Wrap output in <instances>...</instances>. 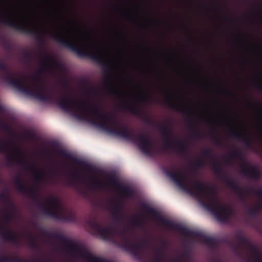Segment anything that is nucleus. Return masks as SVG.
Masks as SVG:
<instances>
[{"label": "nucleus", "mask_w": 262, "mask_h": 262, "mask_svg": "<svg viewBox=\"0 0 262 262\" xmlns=\"http://www.w3.org/2000/svg\"><path fill=\"white\" fill-rule=\"evenodd\" d=\"M57 100L62 110L73 113L79 119L86 120L114 135L136 143L145 155H151L153 153L154 144L147 135L134 134L125 125L120 124L114 114L102 112L96 104L75 100L69 95L60 96Z\"/></svg>", "instance_id": "obj_1"}, {"label": "nucleus", "mask_w": 262, "mask_h": 262, "mask_svg": "<svg viewBox=\"0 0 262 262\" xmlns=\"http://www.w3.org/2000/svg\"><path fill=\"white\" fill-rule=\"evenodd\" d=\"M13 154L18 159L13 156L8 157V163H16L23 169L32 171L33 181L35 184L32 187H28L24 181L18 176L14 180L15 185L17 190L31 198L35 204L38 205L43 214L60 221H72L73 216L70 214L65 216L61 211V204L59 199L56 196L51 197L47 199L48 205L42 203L39 200L38 184L44 181L43 175L37 171L34 167L30 166L23 159L20 150L15 147Z\"/></svg>", "instance_id": "obj_2"}, {"label": "nucleus", "mask_w": 262, "mask_h": 262, "mask_svg": "<svg viewBox=\"0 0 262 262\" xmlns=\"http://www.w3.org/2000/svg\"><path fill=\"white\" fill-rule=\"evenodd\" d=\"M166 174L181 188L196 197L202 206L213 214L219 221H226L232 213L230 207L220 203L215 188L196 180L189 185L188 179L180 170L167 171Z\"/></svg>", "instance_id": "obj_3"}, {"label": "nucleus", "mask_w": 262, "mask_h": 262, "mask_svg": "<svg viewBox=\"0 0 262 262\" xmlns=\"http://www.w3.org/2000/svg\"><path fill=\"white\" fill-rule=\"evenodd\" d=\"M87 224L91 229L92 234L99 235L104 240L113 242L135 257H141L143 249L149 246L146 240L134 242V236L127 229L117 231L110 226L104 227L96 218L89 220Z\"/></svg>", "instance_id": "obj_4"}, {"label": "nucleus", "mask_w": 262, "mask_h": 262, "mask_svg": "<svg viewBox=\"0 0 262 262\" xmlns=\"http://www.w3.org/2000/svg\"><path fill=\"white\" fill-rule=\"evenodd\" d=\"M51 37L53 38L56 42L60 46L70 49L76 53L80 57H88L98 63H99L104 69L103 72L106 76V79L105 81V88L106 90L110 91L111 93L115 96L120 94V91L118 90L112 88V82L111 79L112 78L111 70L108 68L107 63L103 59L101 56L92 51L94 47L90 43L84 42L85 40H89L90 37L86 36V37L82 40L77 39V38L70 37L65 38L60 34H51Z\"/></svg>", "instance_id": "obj_5"}, {"label": "nucleus", "mask_w": 262, "mask_h": 262, "mask_svg": "<svg viewBox=\"0 0 262 262\" xmlns=\"http://www.w3.org/2000/svg\"><path fill=\"white\" fill-rule=\"evenodd\" d=\"M0 70L4 73L2 75V78L9 85L24 94L43 101H47L51 99L52 96L38 73L32 76L30 81L27 78L24 79L22 77H14L9 67L1 61Z\"/></svg>", "instance_id": "obj_6"}, {"label": "nucleus", "mask_w": 262, "mask_h": 262, "mask_svg": "<svg viewBox=\"0 0 262 262\" xmlns=\"http://www.w3.org/2000/svg\"><path fill=\"white\" fill-rule=\"evenodd\" d=\"M48 237H52L63 243L66 247L71 252L77 254L79 257L85 259L88 262H108L106 259L95 256L76 242L68 239L61 233L57 232H46Z\"/></svg>", "instance_id": "obj_7"}, {"label": "nucleus", "mask_w": 262, "mask_h": 262, "mask_svg": "<svg viewBox=\"0 0 262 262\" xmlns=\"http://www.w3.org/2000/svg\"><path fill=\"white\" fill-rule=\"evenodd\" d=\"M142 209L150 215L152 218L163 226L168 227L174 231L180 232L185 237L198 236L197 232L192 231L181 225L177 224L169 220L166 219L155 208L149 206L146 203L142 202L140 204Z\"/></svg>", "instance_id": "obj_8"}, {"label": "nucleus", "mask_w": 262, "mask_h": 262, "mask_svg": "<svg viewBox=\"0 0 262 262\" xmlns=\"http://www.w3.org/2000/svg\"><path fill=\"white\" fill-rule=\"evenodd\" d=\"M0 22L23 34L34 36L38 46L41 48L44 47L45 39L41 34L45 32L44 31H40L33 27L19 24L6 16L0 17Z\"/></svg>", "instance_id": "obj_9"}, {"label": "nucleus", "mask_w": 262, "mask_h": 262, "mask_svg": "<svg viewBox=\"0 0 262 262\" xmlns=\"http://www.w3.org/2000/svg\"><path fill=\"white\" fill-rule=\"evenodd\" d=\"M235 237L239 244L233 247V251L234 253L239 254L241 253L240 249L242 247L245 248L250 252L248 262H262L261 253L256 246L250 243L249 239L240 232L235 234Z\"/></svg>", "instance_id": "obj_10"}, {"label": "nucleus", "mask_w": 262, "mask_h": 262, "mask_svg": "<svg viewBox=\"0 0 262 262\" xmlns=\"http://www.w3.org/2000/svg\"><path fill=\"white\" fill-rule=\"evenodd\" d=\"M232 158H235L243 162L241 172L245 178L255 181H258L261 177V172L258 168L255 165H251L246 162L242 152L239 149L232 151L230 154Z\"/></svg>", "instance_id": "obj_11"}, {"label": "nucleus", "mask_w": 262, "mask_h": 262, "mask_svg": "<svg viewBox=\"0 0 262 262\" xmlns=\"http://www.w3.org/2000/svg\"><path fill=\"white\" fill-rule=\"evenodd\" d=\"M212 168L215 174L222 176V180L237 194L238 198L242 201L245 202L247 198L245 190L239 186L233 179L228 178L226 175L223 173L221 163L219 161L214 160L212 164Z\"/></svg>", "instance_id": "obj_12"}, {"label": "nucleus", "mask_w": 262, "mask_h": 262, "mask_svg": "<svg viewBox=\"0 0 262 262\" xmlns=\"http://www.w3.org/2000/svg\"><path fill=\"white\" fill-rule=\"evenodd\" d=\"M3 212L4 213V222L5 224H0V235L2 239L4 242L13 244L18 243L20 241L19 237L9 227L12 215L8 212L7 209H5Z\"/></svg>", "instance_id": "obj_13"}, {"label": "nucleus", "mask_w": 262, "mask_h": 262, "mask_svg": "<svg viewBox=\"0 0 262 262\" xmlns=\"http://www.w3.org/2000/svg\"><path fill=\"white\" fill-rule=\"evenodd\" d=\"M51 146L53 148V150L59 156L63 157L67 160L74 162L78 165L89 170H93L95 169V168L93 167L91 165L84 161L77 159L71 154L69 153L66 150L59 148L58 144L56 142L52 143Z\"/></svg>", "instance_id": "obj_14"}, {"label": "nucleus", "mask_w": 262, "mask_h": 262, "mask_svg": "<svg viewBox=\"0 0 262 262\" xmlns=\"http://www.w3.org/2000/svg\"><path fill=\"white\" fill-rule=\"evenodd\" d=\"M107 176L108 181L120 193L122 199H131L134 197V191L132 187L120 184L114 174L109 173Z\"/></svg>", "instance_id": "obj_15"}, {"label": "nucleus", "mask_w": 262, "mask_h": 262, "mask_svg": "<svg viewBox=\"0 0 262 262\" xmlns=\"http://www.w3.org/2000/svg\"><path fill=\"white\" fill-rule=\"evenodd\" d=\"M230 134L234 139L243 143L248 148L253 147V140L251 137L236 132L232 128L231 129Z\"/></svg>", "instance_id": "obj_16"}, {"label": "nucleus", "mask_w": 262, "mask_h": 262, "mask_svg": "<svg viewBox=\"0 0 262 262\" xmlns=\"http://www.w3.org/2000/svg\"><path fill=\"white\" fill-rule=\"evenodd\" d=\"M160 130L165 140L163 145V148L164 149L173 148L174 146L173 143L174 142L172 141L170 138L172 134L171 130L169 129L167 125L160 126Z\"/></svg>", "instance_id": "obj_17"}, {"label": "nucleus", "mask_w": 262, "mask_h": 262, "mask_svg": "<svg viewBox=\"0 0 262 262\" xmlns=\"http://www.w3.org/2000/svg\"><path fill=\"white\" fill-rule=\"evenodd\" d=\"M165 246V244L163 242L162 248H152V253L149 254L148 260L149 262H154L155 258L157 256V250H160V255L161 260L163 262H167L166 256L163 248ZM174 262H183L181 259H178L174 261Z\"/></svg>", "instance_id": "obj_18"}, {"label": "nucleus", "mask_w": 262, "mask_h": 262, "mask_svg": "<svg viewBox=\"0 0 262 262\" xmlns=\"http://www.w3.org/2000/svg\"><path fill=\"white\" fill-rule=\"evenodd\" d=\"M165 96L167 99V104L169 108L174 110L182 114H186L187 112L183 104L174 102L171 97V96L170 95L166 94Z\"/></svg>", "instance_id": "obj_19"}, {"label": "nucleus", "mask_w": 262, "mask_h": 262, "mask_svg": "<svg viewBox=\"0 0 262 262\" xmlns=\"http://www.w3.org/2000/svg\"><path fill=\"white\" fill-rule=\"evenodd\" d=\"M44 58L41 60V69H45L46 67L49 66L54 67H58L59 66V62L56 59L51 57L48 54L42 53Z\"/></svg>", "instance_id": "obj_20"}, {"label": "nucleus", "mask_w": 262, "mask_h": 262, "mask_svg": "<svg viewBox=\"0 0 262 262\" xmlns=\"http://www.w3.org/2000/svg\"><path fill=\"white\" fill-rule=\"evenodd\" d=\"M123 207V203L121 200L117 201L115 203L113 212V217L114 221L116 223L119 222L121 220V217L119 213Z\"/></svg>", "instance_id": "obj_21"}, {"label": "nucleus", "mask_w": 262, "mask_h": 262, "mask_svg": "<svg viewBox=\"0 0 262 262\" xmlns=\"http://www.w3.org/2000/svg\"><path fill=\"white\" fill-rule=\"evenodd\" d=\"M123 108L136 116L140 117L143 115L142 111L134 104H127L123 105Z\"/></svg>", "instance_id": "obj_22"}, {"label": "nucleus", "mask_w": 262, "mask_h": 262, "mask_svg": "<svg viewBox=\"0 0 262 262\" xmlns=\"http://www.w3.org/2000/svg\"><path fill=\"white\" fill-rule=\"evenodd\" d=\"M91 188H96L98 189H105L106 186V183L105 182L100 181L97 177H93V182L89 184Z\"/></svg>", "instance_id": "obj_23"}, {"label": "nucleus", "mask_w": 262, "mask_h": 262, "mask_svg": "<svg viewBox=\"0 0 262 262\" xmlns=\"http://www.w3.org/2000/svg\"><path fill=\"white\" fill-rule=\"evenodd\" d=\"M0 201L4 203L7 206L14 208L13 204L7 191L0 193Z\"/></svg>", "instance_id": "obj_24"}, {"label": "nucleus", "mask_w": 262, "mask_h": 262, "mask_svg": "<svg viewBox=\"0 0 262 262\" xmlns=\"http://www.w3.org/2000/svg\"><path fill=\"white\" fill-rule=\"evenodd\" d=\"M177 146L175 148V149L180 154H186L187 153L188 150L187 147L185 142L182 140H177L175 142Z\"/></svg>", "instance_id": "obj_25"}, {"label": "nucleus", "mask_w": 262, "mask_h": 262, "mask_svg": "<svg viewBox=\"0 0 262 262\" xmlns=\"http://www.w3.org/2000/svg\"><path fill=\"white\" fill-rule=\"evenodd\" d=\"M204 165V160L202 159H199L194 164H192L190 168V171L193 175L196 176L198 173L197 169L203 167Z\"/></svg>", "instance_id": "obj_26"}, {"label": "nucleus", "mask_w": 262, "mask_h": 262, "mask_svg": "<svg viewBox=\"0 0 262 262\" xmlns=\"http://www.w3.org/2000/svg\"><path fill=\"white\" fill-rule=\"evenodd\" d=\"M202 242L206 245L207 246L213 248L216 244V240L213 237L203 235L201 237Z\"/></svg>", "instance_id": "obj_27"}, {"label": "nucleus", "mask_w": 262, "mask_h": 262, "mask_svg": "<svg viewBox=\"0 0 262 262\" xmlns=\"http://www.w3.org/2000/svg\"><path fill=\"white\" fill-rule=\"evenodd\" d=\"M188 128L192 132V136L193 138L196 139H202L203 138V135L199 130L193 127L191 121H190L189 122Z\"/></svg>", "instance_id": "obj_28"}, {"label": "nucleus", "mask_w": 262, "mask_h": 262, "mask_svg": "<svg viewBox=\"0 0 262 262\" xmlns=\"http://www.w3.org/2000/svg\"><path fill=\"white\" fill-rule=\"evenodd\" d=\"M246 192L249 193L256 194L262 201V188H260L258 190H256L253 188H248L246 189Z\"/></svg>", "instance_id": "obj_29"}, {"label": "nucleus", "mask_w": 262, "mask_h": 262, "mask_svg": "<svg viewBox=\"0 0 262 262\" xmlns=\"http://www.w3.org/2000/svg\"><path fill=\"white\" fill-rule=\"evenodd\" d=\"M259 211L258 210V208H250L248 209V213L249 215L251 217H255L259 214Z\"/></svg>", "instance_id": "obj_30"}, {"label": "nucleus", "mask_w": 262, "mask_h": 262, "mask_svg": "<svg viewBox=\"0 0 262 262\" xmlns=\"http://www.w3.org/2000/svg\"><path fill=\"white\" fill-rule=\"evenodd\" d=\"M15 256L2 255L0 257V262H15Z\"/></svg>", "instance_id": "obj_31"}, {"label": "nucleus", "mask_w": 262, "mask_h": 262, "mask_svg": "<svg viewBox=\"0 0 262 262\" xmlns=\"http://www.w3.org/2000/svg\"><path fill=\"white\" fill-rule=\"evenodd\" d=\"M0 128L7 132H11V129L8 123L0 119Z\"/></svg>", "instance_id": "obj_32"}, {"label": "nucleus", "mask_w": 262, "mask_h": 262, "mask_svg": "<svg viewBox=\"0 0 262 262\" xmlns=\"http://www.w3.org/2000/svg\"><path fill=\"white\" fill-rule=\"evenodd\" d=\"M9 151L7 145L3 141H0V152H7Z\"/></svg>", "instance_id": "obj_33"}, {"label": "nucleus", "mask_w": 262, "mask_h": 262, "mask_svg": "<svg viewBox=\"0 0 262 262\" xmlns=\"http://www.w3.org/2000/svg\"><path fill=\"white\" fill-rule=\"evenodd\" d=\"M202 154L204 157L209 158L210 159H214L213 157L212 156V151L209 149H206L204 150L202 152Z\"/></svg>", "instance_id": "obj_34"}, {"label": "nucleus", "mask_w": 262, "mask_h": 262, "mask_svg": "<svg viewBox=\"0 0 262 262\" xmlns=\"http://www.w3.org/2000/svg\"><path fill=\"white\" fill-rule=\"evenodd\" d=\"M30 247L34 249H37L38 248V245L36 241L33 238H31L29 242Z\"/></svg>", "instance_id": "obj_35"}, {"label": "nucleus", "mask_w": 262, "mask_h": 262, "mask_svg": "<svg viewBox=\"0 0 262 262\" xmlns=\"http://www.w3.org/2000/svg\"><path fill=\"white\" fill-rule=\"evenodd\" d=\"M143 121L144 122L147 123L149 125H152L154 124L152 120L146 115H144L143 118Z\"/></svg>", "instance_id": "obj_36"}, {"label": "nucleus", "mask_w": 262, "mask_h": 262, "mask_svg": "<svg viewBox=\"0 0 262 262\" xmlns=\"http://www.w3.org/2000/svg\"><path fill=\"white\" fill-rule=\"evenodd\" d=\"M132 224L134 225L140 226L142 224V222L139 219H134L132 221Z\"/></svg>", "instance_id": "obj_37"}, {"label": "nucleus", "mask_w": 262, "mask_h": 262, "mask_svg": "<svg viewBox=\"0 0 262 262\" xmlns=\"http://www.w3.org/2000/svg\"><path fill=\"white\" fill-rule=\"evenodd\" d=\"M15 262H39L38 260H23L21 259L20 258L15 256Z\"/></svg>", "instance_id": "obj_38"}, {"label": "nucleus", "mask_w": 262, "mask_h": 262, "mask_svg": "<svg viewBox=\"0 0 262 262\" xmlns=\"http://www.w3.org/2000/svg\"><path fill=\"white\" fill-rule=\"evenodd\" d=\"M213 136L214 143L218 146H221L223 143V141L214 135Z\"/></svg>", "instance_id": "obj_39"}, {"label": "nucleus", "mask_w": 262, "mask_h": 262, "mask_svg": "<svg viewBox=\"0 0 262 262\" xmlns=\"http://www.w3.org/2000/svg\"><path fill=\"white\" fill-rule=\"evenodd\" d=\"M119 12H121V13H122V14L124 16H126V18H127V20H129V21L132 20V17H131L130 15H129L127 14L126 12H124L122 9H119Z\"/></svg>", "instance_id": "obj_40"}, {"label": "nucleus", "mask_w": 262, "mask_h": 262, "mask_svg": "<svg viewBox=\"0 0 262 262\" xmlns=\"http://www.w3.org/2000/svg\"><path fill=\"white\" fill-rule=\"evenodd\" d=\"M157 252L158 255H157V257L155 258L154 262H163L161 260V259L160 257V250H157Z\"/></svg>", "instance_id": "obj_41"}, {"label": "nucleus", "mask_w": 262, "mask_h": 262, "mask_svg": "<svg viewBox=\"0 0 262 262\" xmlns=\"http://www.w3.org/2000/svg\"><path fill=\"white\" fill-rule=\"evenodd\" d=\"M26 137L28 139H33L34 138L35 135L33 133L28 132L27 133Z\"/></svg>", "instance_id": "obj_42"}, {"label": "nucleus", "mask_w": 262, "mask_h": 262, "mask_svg": "<svg viewBox=\"0 0 262 262\" xmlns=\"http://www.w3.org/2000/svg\"><path fill=\"white\" fill-rule=\"evenodd\" d=\"M255 207L258 208V210L259 211L262 209V201L260 200Z\"/></svg>", "instance_id": "obj_43"}, {"label": "nucleus", "mask_w": 262, "mask_h": 262, "mask_svg": "<svg viewBox=\"0 0 262 262\" xmlns=\"http://www.w3.org/2000/svg\"><path fill=\"white\" fill-rule=\"evenodd\" d=\"M89 91L92 93H96L97 92V90L94 88H90Z\"/></svg>", "instance_id": "obj_44"}, {"label": "nucleus", "mask_w": 262, "mask_h": 262, "mask_svg": "<svg viewBox=\"0 0 262 262\" xmlns=\"http://www.w3.org/2000/svg\"><path fill=\"white\" fill-rule=\"evenodd\" d=\"M226 93L228 94L230 97H234V95L231 93L230 92H229L228 90H225Z\"/></svg>", "instance_id": "obj_45"}, {"label": "nucleus", "mask_w": 262, "mask_h": 262, "mask_svg": "<svg viewBox=\"0 0 262 262\" xmlns=\"http://www.w3.org/2000/svg\"><path fill=\"white\" fill-rule=\"evenodd\" d=\"M24 55L25 57L27 59L29 58L30 56V53L28 52H25Z\"/></svg>", "instance_id": "obj_46"}, {"label": "nucleus", "mask_w": 262, "mask_h": 262, "mask_svg": "<svg viewBox=\"0 0 262 262\" xmlns=\"http://www.w3.org/2000/svg\"><path fill=\"white\" fill-rule=\"evenodd\" d=\"M79 176H80V174H79V173H78V174H73V176L74 178H79Z\"/></svg>", "instance_id": "obj_47"}, {"label": "nucleus", "mask_w": 262, "mask_h": 262, "mask_svg": "<svg viewBox=\"0 0 262 262\" xmlns=\"http://www.w3.org/2000/svg\"><path fill=\"white\" fill-rule=\"evenodd\" d=\"M147 99L145 97H143L142 98V101L143 102H146V101H147Z\"/></svg>", "instance_id": "obj_48"}, {"label": "nucleus", "mask_w": 262, "mask_h": 262, "mask_svg": "<svg viewBox=\"0 0 262 262\" xmlns=\"http://www.w3.org/2000/svg\"><path fill=\"white\" fill-rule=\"evenodd\" d=\"M3 112V106L0 104V112Z\"/></svg>", "instance_id": "obj_49"}, {"label": "nucleus", "mask_w": 262, "mask_h": 262, "mask_svg": "<svg viewBox=\"0 0 262 262\" xmlns=\"http://www.w3.org/2000/svg\"><path fill=\"white\" fill-rule=\"evenodd\" d=\"M258 88L262 91V84L259 85Z\"/></svg>", "instance_id": "obj_50"}, {"label": "nucleus", "mask_w": 262, "mask_h": 262, "mask_svg": "<svg viewBox=\"0 0 262 262\" xmlns=\"http://www.w3.org/2000/svg\"><path fill=\"white\" fill-rule=\"evenodd\" d=\"M78 30L79 31H82L81 29L79 27H78Z\"/></svg>", "instance_id": "obj_51"}, {"label": "nucleus", "mask_w": 262, "mask_h": 262, "mask_svg": "<svg viewBox=\"0 0 262 262\" xmlns=\"http://www.w3.org/2000/svg\"><path fill=\"white\" fill-rule=\"evenodd\" d=\"M188 254V253L187 252H185L184 254V256H186Z\"/></svg>", "instance_id": "obj_52"}, {"label": "nucleus", "mask_w": 262, "mask_h": 262, "mask_svg": "<svg viewBox=\"0 0 262 262\" xmlns=\"http://www.w3.org/2000/svg\"><path fill=\"white\" fill-rule=\"evenodd\" d=\"M190 41L192 43H193V40L191 39H190Z\"/></svg>", "instance_id": "obj_53"}, {"label": "nucleus", "mask_w": 262, "mask_h": 262, "mask_svg": "<svg viewBox=\"0 0 262 262\" xmlns=\"http://www.w3.org/2000/svg\"><path fill=\"white\" fill-rule=\"evenodd\" d=\"M2 182V179L1 178H0V183Z\"/></svg>", "instance_id": "obj_54"}, {"label": "nucleus", "mask_w": 262, "mask_h": 262, "mask_svg": "<svg viewBox=\"0 0 262 262\" xmlns=\"http://www.w3.org/2000/svg\"><path fill=\"white\" fill-rule=\"evenodd\" d=\"M216 10L219 11V9H216Z\"/></svg>", "instance_id": "obj_55"}, {"label": "nucleus", "mask_w": 262, "mask_h": 262, "mask_svg": "<svg viewBox=\"0 0 262 262\" xmlns=\"http://www.w3.org/2000/svg\"><path fill=\"white\" fill-rule=\"evenodd\" d=\"M74 24L76 26H77V25L76 24V23H74Z\"/></svg>", "instance_id": "obj_56"}, {"label": "nucleus", "mask_w": 262, "mask_h": 262, "mask_svg": "<svg viewBox=\"0 0 262 262\" xmlns=\"http://www.w3.org/2000/svg\"><path fill=\"white\" fill-rule=\"evenodd\" d=\"M260 20L262 21V17H261V18H260Z\"/></svg>", "instance_id": "obj_57"}]
</instances>
